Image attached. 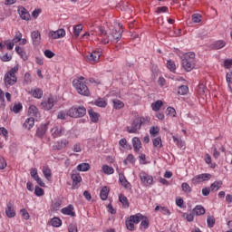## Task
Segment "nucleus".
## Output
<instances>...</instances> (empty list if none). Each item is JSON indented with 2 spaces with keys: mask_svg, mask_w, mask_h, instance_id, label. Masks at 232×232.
<instances>
[{
  "mask_svg": "<svg viewBox=\"0 0 232 232\" xmlns=\"http://www.w3.org/2000/svg\"><path fill=\"white\" fill-rule=\"evenodd\" d=\"M68 144H69L68 140L66 139L61 140L53 146V150L56 151H61V150H64V148H66Z\"/></svg>",
  "mask_w": 232,
  "mask_h": 232,
  "instance_id": "ddd939ff",
  "label": "nucleus"
},
{
  "mask_svg": "<svg viewBox=\"0 0 232 232\" xmlns=\"http://www.w3.org/2000/svg\"><path fill=\"white\" fill-rule=\"evenodd\" d=\"M215 222H216L215 217L208 216V218H207L208 227H210V228L214 227H215Z\"/></svg>",
  "mask_w": 232,
  "mask_h": 232,
  "instance_id": "a18cd8bd",
  "label": "nucleus"
},
{
  "mask_svg": "<svg viewBox=\"0 0 232 232\" xmlns=\"http://www.w3.org/2000/svg\"><path fill=\"white\" fill-rule=\"evenodd\" d=\"M189 88L187 85H180L178 89L179 95H188Z\"/></svg>",
  "mask_w": 232,
  "mask_h": 232,
  "instance_id": "f704fd0d",
  "label": "nucleus"
},
{
  "mask_svg": "<svg viewBox=\"0 0 232 232\" xmlns=\"http://www.w3.org/2000/svg\"><path fill=\"white\" fill-rule=\"evenodd\" d=\"M72 188L75 189L76 188H79V182L82 180V178L79 174H72Z\"/></svg>",
  "mask_w": 232,
  "mask_h": 232,
  "instance_id": "b1692460",
  "label": "nucleus"
},
{
  "mask_svg": "<svg viewBox=\"0 0 232 232\" xmlns=\"http://www.w3.org/2000/svg\"><path fill=\"white\" fill-rule=\"evenodd\" d=\"M34 195H36V197H43V195H44V189L40 187H35Z\"/></svg>",
  "mask_w": 232,
  "mask_h": 232,
  "instance_id": "6e6d98bb",
  "label": "nucleus"
},
{
  "mask_svg": "<svg viewBox=\"0 0 232 232\" xmlns=\"http://www.w3.org/2000/svg\"><path fill=\"white\" fill-rule=\"evenodd\" d=\"M31 37L34 46H39L41 44V33L39 31H33Z\"/></svg>",
  "mask_w": 232,
  "mask_h": 232,
  "instance_id": "dca6fc26",
  "label": "nucleus"
},
{
  "mask_svg": "<svg viewBox=\"0 0 232 232\" xmlns=\"http://www.w3.org/2000/svg\"><path fill=\"white\" fill-rule=\"evenodd\" d=\"M72 86L80 95H82L83 97H90V89H88V85H86L82 81L73 80Z\"/></svg>",
  "mask_w": 232,
  "mask_h": 232,
  "instance_id": "423d86ee",
  "label": "nucleus"
},
{
  "mask_svg": "<svg viewBox=\"0 0 232 232\" xmlns=\"http://www.w3.org/2000/svg\"><path fill=\"white\" fill-rule=\"evenodd\" d=\"M211 179V174L204 173L195 176L192 179V183L195 185L200 184V182H206V180H209Z\"/></svg>",
  "mask_w": 232,
  "mask_h": 232,
  "instance_id": "1a4fd4ad",
  "label": "nucleus"
},
{
  "mask_svg": "<svg viewBox=\"0 0 232 232\" xmlns=\"http://www.w3.org/2000/svg\"><path fill=\"white\" fill-rule=\"evenodd\" d=\"M82 32V24H78L73 27L74 37L76 38L79 37Z\"/></svg>",
  "mask_w": 232,
  "mask_h": 232,
  "instance_id": "a19ab883",
  "label": "nucleus"
},
{
  "mask_svg": "<svg viewBox=\"0 0 232 232\" xmlns=\"http://www.w3.org/2000/svg\"><path fill=\"white\" fill-rule=\"evenodd\" d=\"M67 115L72 119H81L86 115V108L84 106L74 105L67 111Z\"/></svg>",
  "mask_w": 232,
  "mask_h": 232,
  "instance_id": "39448f33",
  "label": "nucleus"
},
{
  "mask_svg": "<svg viewBox=\"0 0 232 232\" xmlns=\"http://www.w3.org/2000/svg\"><path fill=\"white\" fill-rule=\"evenodd\" d=\"M102 169L105 175H113V173H115V169L108 165H103Z\"/></svg>",
  "mask_w": 232,
  "mask_h": 232,
  "instance_id": "e433bc0d",
  "label": "nucleus"
},
{
  "mask_svg": "<svg viewBox=\"0 0 232 232\" xmlns=\"http://www.w3.org/2000/svg\"><path fill=\"white\" fill-rule=\"evenodd\" d=\"M43 174L46 180H50L52 179V169H50V168L47 166L43 167Z\"/></svg>",
  "mask_w": 232,
  "mask_h": 232,
  "instance_id": "7c9ffc66",
  "label": "nucleus"
},
{
  "mask_svg": "<svg viewBox=\"0 0 232 232\" xmlns=\"http://www.w3.org/2000/svg\"><path fill=\"white\" fill-rule=\"evenodd\" d=\"M101 50L98 51H92V53H88L85 55V59L86 61H88V63H91L92 64H93V63H97V61H99V59H101Z\"/></svg>",
  "mask_w": 232,
  "mask_h": 232,
  "instance_id": "0eeeda50",
  "label": "nucleus"
},
{
  "mask_svg": "<svg viewBox=\"0 0 232 232\" xmlns=\"http://www.w3.org/2000/svg\"><path fill=\"white\" fill-rule=\"evenodd\" d=\"M5 215L8 218H14L15 217V209L14 208V203L9 201L6 205Z\"/></svg>",
  "mask_w": 232,
  "mask_h": 232,
  "instance_id": "2eb2a0df",
  "label": "nucleus"
},
{
  "mask_svg": "<svg viewBox=\"0 0 232 232\" xmlns=\"http://www.w3.org/2000/svg\"><path fill=\"white\" fill-rule=\"evenodd\" d=\"M182 68L185 69V72H191L195 69L197 61L195 60V53H187L183 55L181 59Z\"/></svg>",
  "mask_w": 232,
  "mask_h": 232,
  "instance_id": "f03ea898",
  "label": "nucleus"
},
{
  "mask_svg": "<svg viewBox=\"0 0 232 232\" xmlns=\"http://www.w3.org/2000/svg\"><path fill=\"white\" fill-rule=\"evenodd\" d=\"M155 211H160V213H162V215H167L168 217H169V215H171V211H169V208L166 207L157 206L155 208Z\"/></svg>",
  "mask_w": 232,
  "mask_h": 232,
  "instance_id": "473e14b6",
  "label": "nucleus"
},
{
  "mask_svg": "<svg viewBox=\"0 0 232 232\" xmlns=\"http://www.w3.org/2000/svg\"><path fill=\"white\" fill-rule=\"evenodd\" d=\"M167 115H170V117H177V111L173 107L167 108Z\"/></svg>",
  "mask_w": 232,
  "mask_h": 232,
  "instance_id": "5fc2aeb1",
  "label": "nucleus"
},
{
  "mask_svg": "<svg viewBox=\"0 0 232 232\" xmlns=\"http://www.w3.org/2000/svg\"><path fill=\"white\" fill-rule=\"evenodd\" d=\"M64 35H66V31H64V29L49 32L50 39H61V37H64Z\"/></svg>",
  "mask_w": 232,
  "mask_h": 232,
  "instance_id": "f8f14e48",
  "label": "nucleus"
},
{
  "mask_svg": "<svg viewBox=\"0 0 232 232\" xmlns=\"http://www.w3.org/2000/svg\"><path fill=\"white\" fill-rule=\"evenodd\" d=\"M119 200L120 202H121L122 208H124L125 209H128V208H130V201H128V198L126 196L121 194L119 196Z\"/></svg>",
  "mask_w": 232,
  "mask_h": 232,
  "instance_id": "a878e982",
  "label": "nucleus"
},
{
  "mask_svg": "<svg viewBox=\"0 0 232 232\" xmlns=\"http://www.w3.org/2000/svg\"><path fill=\"white\" fill-rule=\"evenodd\" d=\"M20 213H22V217L23 218H24V220H29L30 219V214L28 213V211L24 208H22L20 210Z\"/></svg>",
  "mask_w": 232,
  "mask_h": 232,
  "instance_id": "13d9d810",
  "label": "nucleus"
},
{
  "mask_svg": "<svg viewBox=\"0 0 232 232\" xmlns=\"http://www.w3.org/2000/svg\"><path fill=\"white\" fill-rule=\"evenodd\" d=\"M119 180L125 189H130V188H131V184L128 182V179H126V176H124V174H119Z\"/></svg>",
  "mask_w": 232,
  "mask_h": 232,
  "instance_id": "412c9836",
  "label": "nucleus"
},
{
  "mask_svg": "<svg viewBox=\"0 0 232 232\" xmlns=\"http://www.w3.org/2000/svg\"><path fill=\"white\" fill-rule=\"evenodd\" d=\"M144 219V216L140 213L130 216L125 220V226L129 231H135V224H139L140 220Z\"/></svg>",
  "mask_w": 232,
  "mask_h": 232,
  "instance_id": "20e7f679",
  "label": "nucleus"
},
{
  "mask_svg": "<svg viewBox=\"0 0 232 232\" xmlns=\"http://www.w3.org/2000/svg\"><path fill=\"white\" fill-rule=\"evenodd\" d=\"M67 117H70V115H68V112H65L64 111H61L57 114V119H61V121H66Z\"/></svg>",
  "mask_w": 232,
  "mask_h": 232,
  "instance_id": "864d4df0",
  "label": "nucleus"
},
{
  "mask_svg": "<svg viewBox=\"0 0 232 232\" xmlns=\"http://www.w3.org/2000/svg\"><path fill=\"white\" fill-rule=\"evenodd\" d=\"M192 213L196 215V217H200V215L206 214V208H204L202 205H198L193 208Z\"/></svg>",
  "mask_w": 232,
  "mask_h": 232,
  "instance_id": "5701e85b",
  "label": "nucleus"
},
{
  "mask_svg": "<svg viewBox=\"0 0 232 232\" xmlns=\"http://www.w3.org/2000/svg\"><path fill=\"white\" fill-rule=\"evenodd\" d=\"M54 101L53 98H48L47 101H44L41 102V106L43 110L50 111L54 106Z\"/></svg>",
  "mask_w": 232,
  "mask_h": 232,
  "instance_id": "a211bd4d",
  "label": "nucleus"
},
{
  "mask_svg": "<svg viewBox=\"0 0 232 232\" xmlns=\"http://www.w3.org/2000/svg\"><path fill=\"white\" fill-rule=\"evenodd\" d=\"M139 177L142 184H145L146 186H151V184H153V177L149 175L145 171L140 172Z\"/></svg>",
  "mask_w": 232,
  "mask_h": 232,
  "instance_id": "6e6552de",
  "label": "nucleus"
},
{
  "mask_svg": "<svg viewBox=\"0 0 232 232\" xmlns=\"http://www.w3.org/2000/svg\"><path fill=\"white\" fill-rule=\"evenodd\" d=\"M164 103L162 102V101L158 100L156 102L151 103V108L153 110V111H159V110H160V108H162V105Z\"/></svg>",
  "mask_w": 232,
  "mask_h": 232,
  "instance_id": "58836bf2",
  "label": "nucleus"
},
{
  "mask_svg": "<svg viewBox=\"0 0 232 232\" xmlns=\"http://www.w3.org/2000/svg\"><path fill=\"white\" fill-rule=\"evenodd\" d=\"M6 168V160L0 156V169H5Z\"/></svg>",
  "mask_w": 232,
  "mask_h": 232,
  "instance_id": "69168bd1",
  "label": "nucleus"
},
{
  "mask_svg": "<svg viewBox=\"0 0 232 232\" xmlns=\"http://www.w3.org/2000/svg\"><path fill=\"white\" fill-rule=\"evenodd\" d=\"M172 139L175 144H177L178 148H186V145L184 144V141H182V140L177 138V136H173Z\"/></svg>",
  "mask_w": 232,
  "mask_h": 232,
  "instance_id": "79ce46f5",
  "label": "nucleus"
},
{
  "mask_svg": "<svg viewBox=\"0 0 232 232\" xmlns=\"http://www.w3.org/2000/svg\"><path fill=\"white\" fill-rule=\"evenodd\" d=\"M48 124L49 123L41 124L37 128L35 135L38 137V139H43L44 135H46V131H48Z\"/></svg>",
  "mask_w": 232,
  "mask_h": 232,
  "instance_id": "9b49d317",
  "label": "nucleus"
},
{
  "mask_svg": "<svg viewBox=\"0 0 232 232\" xmlns=\"http://www.w3.org/2000/svg\"><path fill=\"white\" fill-rule=\"evenodd\" d=\"M21 110H23L22 103H14L13 108H11V111H14V113H19Z\"/></svg>",
  "mask_w": 232,
  "mask_h": 232,
  "instance_id": "de8ad7c7",
  "label": "nucleus"
},
{
  "mask_svg": "<svg viewBox=\"0 0 232 232\" xmlns=\"http://www.w3.org/2000/svg\"><path fill=\"white\" fill-rule=\"evenodd\" d=\"M51 132L53 139H57L58 137H63V135L66 133V130H64V127H54L52 129Z\"/></svg>",
  "mask_w": 232,
  "mask_h": 232,
  "instance_id": "4468645a",
  "label": "nucleus"
},
{
  "mask_svg": "<svg viewBox=\"0 0 232 232\" xmlns=\"http://www.w3.org/2000/svg\"><path fill=\"white\" fill-rule=\"evenodd\" d=\"M108 195H110V189H108V187H103L100 192V198L102 200H107Z\"/></svg>",
  "mask_w": 232,
  "mask_h": 232,
  "instance_id": "cd10ccee",
  "label": "nucleus"
},
{
  "mask_svg": "<svg viewBox=\"0 0 232 232\" xmlns=\"http://www.w3.org/2000/svg\"><path fill=\"white\" fill-rule=\"evenodd\" d=\"M121 37H122V29H121V24H119L118 27H115L114 29H112L111 33V36L108 35V33L102 27L99 28L98 41H100L102 44H108L110 41L114 43H119Z\"/></svg>",
  "mask_w": 232,
  "mask_h": 232,
  "instance_id": "f257e3e1",
  "label": "nucleus"
},
{
  "mask_svg": "<svg viewBox=\"0 0 232 232\" xmlns=\"http://www.w3.org/2000/svg\"><path fill=\"white\" fill-rule=\"evenodd\" d=\"M17 72H19V67L16 65L5 74L4 82L5 86H14L17 82V76L15 75Z\"/></svg>",
  "mask_w": 232,
  "mask_h": 232,
  "instance_id": "7ed1b4c3",
  "label": "nucleus"
},
{
  "mask_svg": "<svg viewBox=\"0 0 232 232\" xmlns=\"http://www.w3.org/2000/svg\"><path fill=\"white\" fill-rule=\"evenodd\" d=\"M193 23H200L202 21V15L200 14H194L192 15Z\"/></svg>",
  "mask_w": 232,
  "mask_h": 232,
  "instance_id": "4d7b16f0",
  "label": "nucleus"
},
{
  "mask_svg": "<svg viewBox=\"0 0 232 232\" xmlns=\"http://www.w3.org/2000/svg\"><path fill=\"white\" fill-rule=\"evenodd\" d=\"M181 188H182V191H184V193H191V191H192L189 184H188L186 182L181 184Z\"/></svg>",
  "mask_w": 232,
  "mask_h": 232,
  "instance_id": "3c124183",
  "label": "nucleus"
},
{
  "mask_svg": "<svg viewBox=\"0 0 232 232\" xmlns=\"http://www.w3.org/2000/svg\"><path fill=\"white\" fill-rule=\"evenodd\" d=\"M167 68L171 72H175V70H177V65H175V62L168 60Z\"/></svg>",
  "mask_w": 232,
  "mask_h": 232,
  "instance_id": "09e8293b",
  "label": "nucleus"
},
{
  "mask_svg": "<svg viewBox=\"0 0 232 232\" xmlns=\"http://www.w3.org/2000/svg\"><path fill=\"white\" fill-rule=\"evenodd\" d=\"M119 145L121 146V148L128 149V140H126V138L120 140Z\"/></svg>",
  "mask_w": 232,
  "mask_h": 232,
  "instance_id": "e2e57ef3",
  "label": "nucleus"
},
{
  "mask_svg": "<svg viewBox=\"0 0 232 232\" xmlns=\"http://www.w3.org/2000/svg\"><path fill=\"white\" fill-rule=\"evenodd\" d=\"M224 46H226V42L224 40L217 41L212 44L213 50H220L224 48Z\"/></svg>",
  "mask_w": 232,
  "mask_h": 232,
  "instance_id": "c756f323",
  "label": "nucleus"
},
{
  "mask_svg": "<svg viewBox=\"0 0 232 232\" xmlns=\"http://www.w3.org/2000/svg\"><path fill=\"white\" fill-rule=\"evenodd\" d=\"M18 14L24 21H30V13L26 8L23 6L18 7Z\"/></svg>",
  "mask_w": 232,
  "mask_h": 232,
  "instance_id": "f3484780",
  "label": "nucleus"
},
{
  "mask_svg": "<svg viewBox=\"0 0 232 232\" xmlns=\"http://www.w3.org/2000/svg\"><path fill=\"white\" fill-rule=\"evenodd\" d=\"M23 39V34H21V32H17L15 34V36L14 37L13 41L14 43H20V41H22Z\"/></svg>",
  "mask_w": 232,
  "mask_h": 232,
  "instance_id": "bf43d9fd",
  "label": "nucleus"
},
{
  "mask_svg": "<svg viewBox=\"0 0 232 232\" xmlns=\"http://www.w3.org/2000/svg\"><path fill=\"white\" fill-rule=\"evenodd\" d=\"M34 124H35V119H34V117H30L25 120V121L23 124V128L30 131V130L34 128Z\"/></svg>",
  "mask_w": 232,
  "mask_h": 232,
  "instance_id": "6ab92c4d",
  "label": "nucleus"
},
{
  "mask_svg": "<svg viewBox=\"0 0 232 232\" xmlns=\"http://www.w3.org/2000/svg\"><path fill=\"white\" fill-rule=\"evenodd\" d=\"M137 119L139 120L140 126L149 124L150 121H151V119L150 117H138Z\"/></svg>",
  "mask_w": 232,
  "mask_h": 232,
  "instance_id": "49530a36",
  "label": "nucleus"
},
{
  "mask_svg": "<svg viewBox=\"0 0 232 232\" xmlns=\"http://www.w3.org/2000/svg\"><path fill=\"white\" fill-rule=\"evenodd\" d=\"M132 146H133L134 151L136 153H139V151H140V148H142V142L140 141V139H139L138 137H134L132 139Z\"/></svg>",
  "mask_w": 232,
  "mask_h": 232,
  "instance_id": "aec40b11",
  "label": "nucleus"
},
{
  "mask_svg": "<svg viewBox=\"0 0 232 232\" xmlns=\"http://www.w3.org/2000/svg\"><path fill=\"white\" fill-rule=\"evenodd\" d=\"M33 97H34V99H41L43 97V90L35 89L33 91Z\"/></svg>",
  "mask_w": 232,
  "mask_h": 232,
  "instance_id": "8fccbe9b",
  "label": "nucleus"
},
{
  "mask_svg": "<svg viewBox=\"0 0 232 232\" xmlns=\"http://www.w3.org/2000/svg\"><path fill=\"white\" fill-rule=\"evenodd\" d=\"M154 148L160 150L162 148V139L160 137L155 138L152 141Z\"/></svg>",
  "mask_w": 232,
  "mask_h": 232,
  "instance_id": "37998d69",
  "label": "nucleus"
},
{
  "mask_svg": "<svg viewBox=\"0 0 232 232\" xmlns=\"http://www.w3.org/2000/svg\"><path fill=\"white\" fill-rule=\"evenodd\" d=\"M68 231L69 232H78L77 225H75V224L69 225Z\"/></svg>",
  "mask_w": 232,
  "mask_h": 232,
  "instance_id": "774afa93",
  "label": "nucleus"
},
{
  "mask_svg": "<svg viewBox=\"0 0 232 232\" xmlns=\"http://www.w3.org/2000/svg\"><path fill=\"white\" fill-rule=\"evenodd\" d=\"M226 79L228 86L232 84V72L227 73Z\"/></svg>",
  "mask_w": 232,
  "mask_h": 232,
  "instance_id": "338daca9",
  "label": "nucleus"
},
{
  "mask_svg": "<svg viewBox=\"0 0 232 232\" xmlns=\"http://www.w3.org/2000/svg\"><path fill=\"white\" fill-rule=\"evenodd\" d=\"M89 117L91 121L94 123L99 122V113L95 112L93 110H89L88 111Z\"/></svg>",
  "mask_w": 232,
  "mask_h": 232,
  "instance_id": "bb28decb",
  "label": "nucleus"
},
{
  "mask_svg": "<svg viewBox=\"0 0 232 232\" xmlns=\"http://www.w3.org/2000/svg\"><path fill=\"white\" fill-rule=\"evenodd\" d=\"M15 52L16 53H18V55H20V57L24 59V61H28V56H26V53L23 51V48H21L20 46H16Z\"/></svg>",
  "mask_w": 232,
  "mask_h": 232,
  "instance_id": "4c0bfd02",
  "label": "nucleus"
},
{
  "mask_svg": "<svg viewBox=\"0 0 232 232\" xmlns=\"http://www.w3.org/2000/svg\"><path fill=\"white\" fill-rule=\"evenodd\" d=\"M51 226H53V227H61L63 221L59 218H53L51 219Z\"/></svg>",
  "mask_w": 232,
  "mask_h": 232,
  "instance_id": "72a5a7b5",
  "label": "nucleus"
},
{
  "mask_svg": "<svg viewBox=\"0 0 232 232\" xmlns=\"http://www.w3.org/2000/svg\"><path fill=\"white\" fill-rule=\"evenodd\" d=\"M231 66H232V59H227L224 61V67L227 70H229V68H231Z\"/></svg>",
  "mask_w": 232,
  "mask_h": 232,
  "instance_id": "0e129e2a",
  "label": "nucleus"
},
{
  "mask_svg": "<svg viewBox=\"0 0 232 232\" xmlns=\"http://www.w3.org/2000/svg\"><path fill=\"white\" fill-rule=\"evenodd\" d=\"M63 215H68L69 217H75V212H73V205H69L62 208Z\"/></svg>",
  "mask_w": 232,
  "mask_h": 232,
  "instance_id": "4be33fe9",
  "label": "nucleus"
},
{
  "mask_svg": "<svg viewBox=\"0 0 232 232\" xmlns=\"http://www.w3.org/2000/svg\"><path fill=\"white\" fill-rule=\"evenodd\" d=\"M1 61H3V63H8L10 61H12V55H8V53H5L2 56H0Z\"/></svg>",
  "mask_w": 232,
  "mask_h": 232,
  "instance_id": "052dcab7",
  "label": "nucleus"
},
{
  "mask_svg": "<svg viewBox=\"0 0 232 232\" xmlns=\"http://www.w3.org/2000/svg\"><path fill=\"white\" fill-rule=\"evenodd\" d=\"M141 125L140 121H139V118H135L132 122L130 127H127V131L128 133H137L138 130H140Z\"/></svg>",
  "mask_w": 232,
  "mask_h": 232,
  "instance_id": "9d476101",
  "label": "nucleus"
},
{
  "mask_svg": "<svg viewBox=\"0 0 232 232\" xmlns=\"http://www.w3.org/2000/svg\"><path fill=\"white\" fill-rule=\"evenodd\" d=\"M150 227V219L148 218L143 216V219H141L140 225V229H148Z\"/></svg>",
  "mask_w": 232,
  "mask_h": 232,
  "instance_id": "2f4dec72",
  "label": "nucleus"
},
{
  "mask_svg": "<svg viewBox=\"0 0 232 232\" xmlns=\"http://www.w3.org/2000/svg\"><path fill=\"white\" fill-rule=\"evenodd\" d=\"M222 180L215 181L210 185L211 191H218L222 188Z\"/></svg>",
  "mask_w": 232,
  "mask_h": 232,
  "instance_id": "c9c22d12",
  "label": "nucleus"
},
{
  "mask_svg": "<svg viewBox=\"0 0 232 232\" xmlns=\"http://www.w3.org/2000/svg\"><path fill=\"white\" fill-rule=\"evenodd\" d=\"M28 113L33 117H41V112H39V109H37L35 105H31L29 107Z\"/></svg>",
  "mask_w": 232,
  "mask_h": 232,
  "instance_id": "393cba45",
  "label": "nucleus"
},
{
  "mask_svg": "<svg viewBox=\"0 0 232 232\" xmlns=\"http://www.w3.org/2000/svg\"><path fill=\"white\" fill-rule=\"evenodd\" d=\"M78 171H89L90 170V165L88 163H82L77 166Z\"/></svg>",
  "mask_w": 232,
  "mask_h": 232,
  "instance_id": "c03bdc74",
  "label": "nucleus"
},
{
  "mask_svg": "<svg viewBox=\"0 0 232 232\" xmlns=\"http://www.w3.org/2000/svg\"><path fill=\"white\" fill-rule=\"evenodd\" d=\"M94 105L98 106V108H106V106H108V102L103 98H98L94 102Z\"/></svg>",
  "mask_w": 232,
  "mask_h": 232,
  "instance_id": "c85d7f7f",
  "label": "nucleus"
},
{
  "mask_svg": "<svg viewBox=\"0 0 232 232\" xmlns=\"http://www.w3.org/2000/svg\"><path fill=\"white\" fill-rule=\"evenodd\" d=\"M160 132V129L159 127H151L150 129V133L152 137H157L159 133Z\"/></svg>",
  "mask_w": 232,
  "mask_h": 232,
  "instance_id": "603ef678",
  "label": "nucleus"
},
{
  "mask_svg": "<svg viewBox=\"0 0 232 232\" xmlns=\"http://www.w3.org/2000/svg\"><path fill=\"white\" fill-rule=\"evenodd\" d=\"M112 103H113V108L115 110H121V108H124V102H122L120 100H113Z\"/></svg>",
  "mask_w": 232,
  "mask_h": 232,
  "instance_id": "ea45409f",
  "label": "nucleus"
},
{
  "mask_svg": "<svg viewBox=\"0 0 232 232\" xmlns=\"http://www.w3.org/2000/svg\"><path fill=\"white\" fill-rule=\"evenodd\" d=\"M44 53L47 59H53V57H55V53L51 50H45Z\"/></svg>",
  "mask_w": 232,
  "mask_h": 232,
  "instance_id": "680f3d73",
  "label": "nucleus"
}]
</instances>
